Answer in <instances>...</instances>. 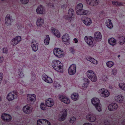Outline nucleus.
Returning <instances> with one entry per match:
<instances>
[{
  "label": "nucleus",
  "mask_w": 125,
  "mask_h": 125,
  "mask_svg": "<svg viewBox=\"0 0 125 125\" xmlns=\"http://www.w3.org/2000/svg\"><path fill=\"white\" fill-rule=\"evenodd\" d=\"M98 93L102 97L104 98L108 97L110 94L109 91L104 88L99 89L98 91Z\"/></svg>",
  "instance_id": "2"
},
{
  "label": "nucleus",
  "mask_w": 125,
  "mask_h": 125,
  "mask_svg": "<svg viewBox=\"0 0 125 125\" xmlns=\"http://www.w3.org/2000/svg\"><path fill=\"white\" fill-rule=\"evenodd\" d=\"M48 6L51 8H53L54 6V5L52 4L49 3L48 4Z\"/></svg>",
  "instance_id": "56"
},
{
  "label": "nucleus",
  "mask_w": 125,
  "mask_h": 125,
  "mask_svg": "<svg viewBox=\"0 0 125 125\" xmlns=\"http://www.w3.org/2000/svg\"><path fill=\"white\" fill-rule=\"evenodd\" d=\"M84 82L82 85L83 88L85 89L88 87L89 83V80L87 78L83 79Z\"/></svg>",
  "instance_id": "30"
},
{
  "label": "nucleus",
  "mask_w": 125,
  "mask_h": 125,
  "mask_svg": "<svg viewBox=\"0 0 125 125\" xmlns=\"http://www.w3.org/2000/svg\"><path fill=\"white\" fill-rule=\"evenodd\" d=\"M76 67L74 64H72L69 67L68 70L69 74L70 75H73L76 72Z\"/></svg>",
  "instance_id": "6"
},
{
  "label": "nucleus",
  "mask_w": 125,
  "mask_h": 125,
  "mask_svg": "<svg viewBox=\"0 0 125 125\" xmlns=\"http://www.w3.org/2000/svg\"><path fill=\"white\" fill-rule=\"evenodd\" d=\"M108 42L109 44L112 45H114L116 44V40L113 38L109 39Z\"/></svg>",
  "instance_id": "37"
},
{
  "label": "nucleus",
  "mask_w": 125,
  "mask_h": 125,
  "mask_svg": "<svg viewBox=\"0 0 125 125\" xmlns=\"http://www.w3.org/2000/svg\"><path fill=\"white\" fill-rule=\"evenodd\" d=\"M38 43L36 41L33 42L31 43V46L32 50L36 52L38 49Z\"/></svg>",
  "instance_id": "24"
},
{
  "label": "nucleus",
  "mask_w": 125,
  "mask_h": 125,
  "mask_svg": "<svg viewBox=\"0 0 125 125\" xmlns=\"http://www.w3.org/2000/svg\"><path fill=\"white\" fill-rule=\"evenodd\" d=\"M13 21L11 16L10 14L7 15L5 18V23L7 26L10 25Z\"/></svg>",
  "instance_id": "17"
},
{
  "label": "nucleus",
  "mask_w": 125,
  "mask_h": 125,
  "mask_svg": "<svg viewBox=\"0 0 125 125\" xmlns=\"http://www.w3.org/2000/svg\"><path fill=\"white\" fill-rule=\"evenodd\" d=\"M46 105L44 103H42L40 104V107L41 109L43 110H45L46 109Z\"/></svg>",
  "instance_id": "46"
},
{
  "label": "nucleus",
  "mask_w": 125,
  "mask_h": 125,
  "mask_svg": "<svg viewBox=\"0 0 125 125\" xmlns=\"http://www.w3.org/2000/svg\"><path fill=\"white\" fill-rule=\"evenodd\" d=\"M119 86L121 89L125 91V83H120L119 84Z\"/></svg>",
  "instance_id": "42"
},
{
  "label": "nucleus",
  "mask_w": 125,
  "mask_h": 125,
  "mask_svg": "<svg viewBox=\"0 0 125 125\" xmlns=\"http://www.w3.org/2000/svg\"><path fill=\"white\" fill-rule=\"evenodd\" d=\"M106 26L109 28L111 29L113 27V25L111 22L110 20L108 19L106 21Z\"/></svg>",
  "instance_id": "35"
},
{
  "label": "nucleus",
  "mask_w": 125,
  "mask_h": 125,
  "mask_svg": "<svg viewBox=\"0 0 125 125\" xmlns=\"http://www.w3.org/2000/svg\"><path fill=\"white\" fill-rule=\"evenodd\" d=\"M118 107L117 104L115 103H113L109 105L108 108L110 111L115 110Z\"/></svg>",
  "instance_id": "19"
},
{
  "label": "nucleus",
  "mask_w": 125,
  "mask_h": 125,
  "mask_svg": "<svg viewBox=\"0 0 125 125\" xmlns=\"http://www.w3.org/2000/svg\"><path fill=\"white\" fill-rule=\"evenodd\" d=\"M42 78L43 80L47 83H51L53 82L52 79L49 77L45 73L42 75Z\"/></svg>",
  "instance_id": "11"
},
{
  "label": "nucleus",
  "mask_w": 125,
  "mask_h": 125,
  "mask_svg": "<svg viewBox=\"0 0 125 125\" xmlns=\"http://www.w3.org/2000/svg\"><path fill=\"white\" fill-rule=\"evenodd\" d=\"M77 10L76 13L78 15H87L88 14V11L82 9H76Z\"/></svg>",
  "instance_id": "23"
},
{
  "label": "nucleus",
  "mask_w": 125,
  "mask_h": 125,
  "mask_svg": "<svg viewBox=\"0 0 125 125\" xmlns=\"http://www.w3.org/2000/svg\"><path fill=\"white\" fill-rule=\"evenodd\" d=\"M87 60L92 62L94 64H97L98 62L94 58H92L90 57H88L86 58Z\"/></svg>",
  "instance_id": "33"
},
{
  "label": "nucleus",
  "mask_w": 125,
  "mask_h": 125,
  "mask_svg": "<svg viewBox=\"0 0 125 125\" xmlns=\"http://www.w3.org/2000/svg\"><path fill=\"white\" fill-rule=\"evenodd\" d=\"M21 1L22 3L25 4L28 2L29 0H21Z\"/></svg>",
  "instance_id": "53"
},
{
  "label": "nucleus",
  "mask_w": 125,
  "mask_h": 125,
  "mask_svg": "<svg viewBox=\"0 0 125 125\" xmlns=\"http://www.w3.org/2000/svg\"><path fill=\"white\" fill-rule=\"evenodd\" d=\"M83 125H92L91 124L89 123H85Z\"/></svg>",
  "instance_id": "61"
},
{
  "label": "nucleus",
  "mask_w": 125,
  "mask_h": 125,
  "mask_svg": "<svg viewBox=\"0 0 125 125\" xmlns=\"http://www.w3.org/2000/svg\"><path fill=\"white\" fill-rule=\"evenodd\" d=\"M89 78L92 81L94 82H96L97 80V77L96 76L95 73L94 74V75H93Z\"/></svg>",
  "instance_id": "44"
},
{
  "label": "nucleus",
  "mask_w": 125,
  "mask_h": 125,
  "mask_svg": "<svg viewBox=\"0 0 125 125\" xmlns=\"http://www.w3.org/2000/svg\"><path fill=\"white\" fill-rule=\"evenodd\" d=\"M71 97L72 99L74 101L77 100L79 98V96L77 93H74L72 94Z\"/></svg>",
  "instance_id": "32"
},
{
  "label": "nucleus",
  "mask_w": 125,
  "mask_h": 125,
  "mask_svg": "<svg viewBox=\"0 0 125 125\" xmlns=\"http://www.w3.org/2000/svg\"><path fill=\"white\" fill-rule=\"evenodd\" d=\"M19 83H20L22 85H23L24 84V82L22 81H21V82H19Z\"/></svg>",
  "instance_id": "62"
},
{
  "label": "nucleus",
  "mask_w": 125,
  "mask_h": 125,
  "mask_svg": "<svg viewBox=\"0 0 125 125\" xmlns=\"http://www.w3.org/2000/svg\"><path fill=\"white\" fill-rule=\"evenodd\" d=\"M70 51L73 54L74 53V50L73 48H70Z\"/></svg>",
  "instance_id": "57"
},
{
  "label": "nucleus",
  "mask_w": 125,
  "mask_h": 125,
  "mask_svg": "<svg viewBox=\"0 0 125 125\" xmlns=\"http://www.w3.org/2000/svg\"><path fill=\"white\" fill-rule=\"evenodd\" d=\"M23 69H19L18 70V75L21 78H22L24 76L23 73Z\"/></svg>",
  "instance_id": "40"
},
{
  "label": "nucleus",
  "mask_w": 125,
  "mask_h": 125,
  "mask_svg": "<svg viewBox=\"0 0 125 125\" xmlns=\"http://www.w3.org/2000/svg\"><path fill=\"white\" fill-rule=\"evenodd\" d=\"M104 121L103 122V121H102V122H101V123H102V124L101 125H104Z\"/></svg>",
  "instance_id": "64"
},
{
  "label": "nucleus",
  "mask_w": 125,
  "mask_h": 125,
  "mask_svg": "<svg viewBox=\"0 0 125 125\" xmlns=\"http://www.w3.org/2000/svg\"><path fill=\"white\" fill-rule=\"evenodd\" d=\"M3 74L1 73H0V79H2L3 78Z\"/></svg>",
  "instance_id": "60"
},
{
  "label": "nucleus",
  "mask_w": 125,
  "mask_h": 125,
  "mask_svg": "<svg viewBox=\"0 0 125 125\" xmlns=\"http://www.w3.org/2000/svg\"><path fill=\"white\" fill-rule=\"evenodd\" d=\"M1 118L3 120L6 121H9L11 119V116L10 115L5 113L2 115Z\"/></svg>",
  "instance_id": "16"
},
{
  "label": "nucleus",
  "mask_w": 125,
  "mask_h": 125,
  "mask_svg": "<svg viewBox=\"0 0 125 125\" xmlns=\"http://www.w3.org/2000/svg\"><path fill=\"white\" fill-rule=\"evenodd\" d=\"M78 42V41L77 39L76 38H74V39L73 40V42L75 43H77Z\"/></svg>",
  "instance_id": "59"
},
{
  "label": "nucleus",
  "mask_w": 125,
  "mask_h": 125,
  "mask_svg": "<svg viewBox=\"0 0 125 125\" xmlns=\"http://www.w3.org/2000/svg\"><path fill=\"white\" fill-rule=\"evenodd\" d=\"M70 36L67 34H65L62 37V39L64 43L67 45L70 44Z\"/></svg>",
  "instance_id": "12"
},
{
  "label": "nucleus",
  "mask_w": 125,
  "mask_h": 125,
  "mask_svg": "<svg viewBox=\"0 0 125 125\" xmlns=\"http://www.w3.org/2000/svg\"><path fill=\"white\" fill-rule=\"evenodd\" d=\"M22 110L23 112L25 113L29 114L31 112L32 109L29 105H27L23 107Z\"/></svg>",
  "instance_id": "9"
},
{
  "label": "nucleus",
  "mask_w": 125,
  "mask_h": 125,
  "mask_svg": "<svg viewBox=\"0 0 125 125\" xmlns=\"http://www.w3.org/2000/svg\"><path fill=\"white\" fill-rule=\"evenodd\" d=\"M45 104L48 107L52 106L54 104V102L53 100L51 98L47 99L45 101Z\"/></svg>",
  "instance_id": "20"
},
{
  "label": "nucleus",
  "mask_w": 125,
  "mask_h": 125,
  "mask_svg": "<svg viewBox=\"0 0 125 125\" xmlns=\"http://www.w3.org/2000/svg\"><path fill=\"white\" fill-rule=\"evenodd\" d=\"M53 85L54 87L57 89H59L61 87L60 84L57 82H55L53 83Z\"/></svg>",
  "instance_id": "39"
},
{
  "label": "nucleus",
  "mask_w": 125,
  "mask_h": 125,
  "mask_svg": "<svg viewBox=\"0 0 125 125\" xmlns=\"http://www.w3.org/2000/svg\"><path fill=\"white\" fill-rule=\"evenodd\" d=\"M86 118L89 121L91 122H94L96 120L95 116L93 114L87 115L86 116Z\"/></svg>",
  "instance_id": "26"
},
{
  "label": "nucleus",
  "mask_w": 125,
  "mask_h": 125,
  "mask_svg": "<svg viewBox=\"0 0 125 125\" xmlns=\"http://www.w3.org/2000/svg\"><path fill=\"white\" fill-rule=\"evenodd\" d=\"M81 19L84 24L86 25H89L92 23L91 19L87 17H85L84 19L82 18Z\"/></svg>",
  "instance_id": "21"
},
{
  "label": "nucleus",
  "mask_w": 125,
  "mask_h": 125,
  "mask_svg": "<svg viewBox=\"0 0 125 125\" xmlns=\"http://www.w3.org/2000/svg\"><path fill=\"white\" fill-rule=\"evenodd\" d=\"M118 40L120 44L123 45L125 43V38L123 36H119L118 37Z\"/></svg>",
  "instance_id": "31"
},
{
  "label": "nucleus",
  "mask_w": 125,
  "mask_h": 125,
  "mask_svg": "<svg viewBox=\"0 0 125 125\" xmlns=\"http://www.w3.org/2000/svg\"><path fill=\"white\" fill-rule=\"evenodd\" d=\"M21 40V38L20 36H17L12 40L11 42V44L14 46L18 44Z\"/></svg>",
  "instance_id": "15"
},
{
  "label": "nucleus",
  "mask_w": 125,
  "mask_h": 125,
  "mask_svg": "<svg viewBox=\"0 0 125 125\" xmlns=\"http://www.w3.org/2000/svg\"><path fill=\"white\" fill-rule=\"evenodd\" d=\"M53 52L54 54L58 57H61L63 56V52L59 48H55L53 50Z\"/></svg>",
  "instance_id": "5"
},
{
  "label": "nucleus",
  "mask_w": 125,
  "mask_h": 125,
  "mask_svg": "<svg viewBox=\"0 0 125 125\" xmlns=\"http://www.w3.org/2000/svg\"><path fill=\"white\" fill-rule=\"evenodd\" d=\"M45 11L44 8L42 5L38 6L36 9V12L38 14H43L44 13Z\"/></svg>",
  "instance_id": "25"
},
{
  "label": "nucleus",
  "mask_w": 125,
  "mask_h": 125,
  "mask_svg": "<svg viewBox=\"0 0 125 125\" xmlns=\"http://www.w3.org/2000/svg\"><path fill=\"white\" fill-rule=\"evenodd\" d=\"M4 60V57H0V63L2 62Z\"/></svg>",
  "instance_id": "58"
},
{
  "label": "nucleus",
  "mask_w": 125,
  "mask_h": 125,
  "mask_svg": "<svg viewBox=\"0 0 125 125\" xmlns=\"http://www.w3.org/2000/svg\"><path fill=\"white\" fill-rule=\"evenodd\" d=\"M76 118L75 117L73 116L71 118L70 122L71 123H73L76 121Z\"/></svg>",
  "instance_id": "49"
},
{
  "label": "nucleus",
  "mask_w": 125,
  "mask_h": 125,
  "mask_svg": "<svg viewBox=\"0 0 125 125\" xmlns=\"http://www.w3.org/2000/svg\"><path fill=\"white\" fill-rule=\"evenodd\" d=\"M61 62L59 60H53L52 63V66L53 69H56V66L59 65L60 66V64H61Z\"/></svg>",
  "instance_id": "29"
},
{
  "label": "nucleus",
  "mask_w": 125,
  "mask_h": 125,
  "mask_svg": "<svg viewBox=\"0 0 125 125\" xmlns=\"http://www.w3.org/2000/svg\"><path fill=\"white\" fill-rule=\"evenodd\" d=\"M68 6V5L67 3L66 2V4H64L63 6L62 5L61 6V7L62 8H63L64 9H66V8H67Z\"/></svg>",
  "instance_id": "51"
},
{
  "label": "nucleus",
  "mask_w": 125,
  "mask_h": 125,
  "mask_svg": "<svg viewBox=\"0 0 125 125\" xmlns=\"http://www.w3.org/2000/svg\"><path fill=\"white\" fill-rule=\"evenodd\" d=\"M37 123L38 125H50V123L48 121L43 119L38 120Z\"/></svg>",
  "instance_id": "13"
},
{
  "label": "nucleus",
  "mask_w": 125,
  "mask_h": 125,
  "mask_svg": "<svg viewBox=\"0 0 125 125\" xmlns=\"http://www.w3.org/2000/svg\"><path fill=\"white\" fill-rule=\"evenodd\" d=\"M84 39L88 45L91 46H92L93 45L94 39L92 37L86 36L84 38Z\"/></svg>",
  "instance_id": "8"
},
{
  "label": "nucleus",
  "mask_w": 125,
  "mask_h": 125,
  "mask_svg": "<svg viewBox=\"0 0 125 125\" xmlns=\"http://www.w3.org/2000/svg\"><path fill=\"white\" fill-rule=\"evenodd\" d=\"M114 63L111 61H108L106 63L107 66L109 68L112 67L114 66Z\"/></svg>",
  "instance_id": "41"
},
{
  "label": "nucleus",
  "mask_w": 125,
  "mask_h": 125,
  "mask_svg": "<svg viewBox=\"0 0 125 125\" xmlns=\"http://www.w3.org/2000/svg\"><path fill=\"white\" fill-rule=\"evenodd\" d=\"M102 80L104 82L107 81L108 80V78L107 75H103L102 77Z\"/></svg>",
  "instance_id": "48"
},
{
  "label": "nucleus",
  "mask_w": 125,
  "mask_h": 125,
  "mask_svg": "<svg viewBox=\"0 0 125 125\" xmlns=\"http://www.w3.org/2000/svg\"><path fill=\"white\" fill-rule=\"evenodd\" d=\"M110 123L107 120H105L104 121V125H109Z\"/></svg>",
  "instance_id": "52"
},
{
  "label": "nucleus",
  "mask_w": 125,
  "mask_h": 125,
  "mask_svg": "<svg viewBox=\"0 0 125 125\" xmlns=\"http://www.w3.org/2000/svg\"><path fill=\"white\" fill-rule=\"evenodd\" d=\"M44 20L40 17L37 19L36 24L37 26H40L43 24L44 23Z\"/></svg>",
  "instance_id": "36"
},
{
  "label": "nucleus",
  "mask_w": 125,
  "mask_h": 125,
  "mask_svg": "<svg viewBox=\"0 0 125 125\" xmlns=\"http://www.w3.org/2000/svg\"><path fill=\"white\" fill-rule=\"evenodd\" d=\"M117 71L115 69H113L112 70V74L113 75H115Z\"/></svg>",
  "instance_id": "54"
},
{
  "label": "nucleus",
  "mask_w": 125,
  "mask_h": 125,
  "mask_svg": "<svg viewBox=\"0 0 125 125\" xmlns=\"http://www.w3.org/2000/svg\"><path fill=\"white\" fill-rule=\"evenodd\" d=\"M74 12L73 10L71 9H70L68 11V16L66 17H65V18L68 20L71 21L74 19L73 16L74 15Z\"/></svg>",
  "instance_id": "10"
},
{
  "label": "nucleus",
  "mask_w": 125,
  "mask_h": 125,
  "mask_svg": "<svg viewBox=\"0 0 125 125\" xmlns=\"http://www.w3.org/2000/svg\"><path fill=\"white\" fill-rule=\"evenodd\" d=\"M94 40L98 41L101 40L102 39V35L101 33L99 31L95 32L94 35Z\"/></svg>",
  "instance_id": "22"
},
{
  "label": "nucleus",
  "mask_w": 125,
  "mask_h": 125,
  "mask_svg": "<svg viewBox=\"0 0 125 125\" xmlns=\"http://www.w3.org/2000/svg\"><path fill=\"white\" fill-rule=\"evenodd\" d=\"M83 4L81 3H80L78 4L77 6L76 7V9H83Z\"/></svg>",
  "instance_id": "47"
},
{
  "label": "nucleus",
  "mask_w": 125,
  "mask_h": 125,
  "mask_svg": "<svg viewBox=\"0 0 125 125\" xmlns=\"http://www.w3.org/2000/svg\"><path fill=\"white\" fill-rule=\"evenodd\" d=\"M123 96L121 94L116 95L115 97V101L118 102H122L124 99Z\"/></svg>",
  "instance_id": "27"
},
{
  "label": "nucleus",
  "mask_w": 125,
  "mask_h": 125,
  "mask_svg": "<svg viewBox=\"0 0 125 125\" xmlns=\"http://www.w3.org/2000/svg\"><path fill=\"white\" fill-rule=\"evenodd\" d=\"M59 98L61 101L65 104H68L70 103V99L68 97L62 95H59Z\"/></svg>",
  "instance_id": "7"
},
{
  "label": "nucleus",
  "mask_w": 125,
  "mask_h": 125,
  "mask_svg": "<svg viewBox=\"0 0 125 125\" xmlns=\"http://www.w3.org/2000/svg\"><path fill=\"white\" fill-rule=\"evenodd\" d=\"M67 110L66 109H63L61 112L59 116L60 118L59 120L60 121H63L66 118L67 115Z\"/></svg>",
  "instance_id": "4"
},
{
  "label": "nucleus",
  "mask_w": 125,
  "mask_h": 125,
  "mask_svg": "<svg viewBox=\"0 0 125 125\" xmlns=\"http://www.w3.org/2000/svg\"><path fill=\"white\" fill-rule=\"evenodd\" d=\"M87 4L91 6H96L99 3V0H86Z\"/></svg>",
  "instance_id": "18"
},
{
  "label": "nucleus",
  "mask_w": 125,
  "mask_h": 125,
  "mask_svg": "<svg viewBox=\"0 0 125 125\" xmlns=\"http://www.w3.org/2000/svg\"><path fill=\"white\" fill-rule=\"evenodd\" d=\"M112 3L113 5H116L117 6L123 5L122 3L116 1H112Z\"/></svg>",
  "instance_id": "45"
},
{
  "label": "nucleus",
  "mask_w": 125,
  "mask_h": 125,
  "mask_svg": "<svg viewBox=\"0 0 125 125\" xmlns=\"http://www.w3.org/2000/svg\"><path fill=\"white\" fill-rule=\"evenodd\" d=\"M8 49L6 47H4L3 49V52L4 53H7V52Z\"/></svg>",
  "instance_id": "55"
},
{
  "label": "nucleus",
  "mask_w": 125,
  "mask_h": 125,
  "mask_svg": "<svg viewBox=\"0 0 125 125\" xmlns=\"http://www.w3.org/2000/svg\"><path fill=\"white\" fill-rule=\"evenodd\" d=\"M95 73L94 72L91 70H88L87 72V77L89 78L93 75H94Z\"/></svg>",
  "instance_id": "38"
},
{
  "label": "nucleus",
  "mask_w": 125,
  "mask_h": 125,
  "mask_svg": "<svg viewBox=\"0 0 125 125\" xmlns=\"http://www.w3.org/2000/svg\"><path fill=\"white\" fill-rule=\"evenodd\" d=\"M92 104L94 106L98 111L100 112L102 111L101 105L100 103V101L98 98H94L92 99Z\"/></svg>",
  "instance_id": "1"
},
{
  "label": "nucleus",
  "mask_w": 125,
  "mask_h": 125,
  "mask_svg": "<svg viewBox=\"0 0 125 125\" xmlns=\"http://www.w3.org/2000/svg\"><path fill=\"white\" fill-rule=\"evenodd\" d=\"M50 40V38L48 35L46 36L45 39L44 40V42L46 45H48L49 44V41Z\"/></svg>",
  "instance_id": "43"
},
{
  "label": "nucleus",
  "mask_w": 125,
  "mask_h": 125,
  "mask_svg": "<svg viewBox=\"0 0 125 125\" xmlns=\"http://www.w3.org/2000/svg\"><path fill=\"white\" fill-rule=\"evenodd\" d=\"M17 97V94L14 91L10 92L7 94L6 98L9 101H11L16 99Z\"/></svg>",
  "instance_id": "3"
},
{
  "label": "nucleus",
  "mask_w": 125,
  "mask_h": 125,
  "mask_svg": "<svg viewBox=\"0 0 125 125\" xmlns=\"http://www.w3.org/2000/svg\"><path fill=\"white\" fill-rule=\"evenodd\" d=\"M27 99L28 101L31 102L30 103L32 104L36 100V95L34 94H28L27 95Z\"/></svg>",
  "instance_id": "14"
},
{
  "label": "nucleus",
  "mask_w": 125,
  "mask_h": 125,
  "mask_svg": "<svg viewBox=\"0 0 125 125\" xmlns=\"http://www.w3.org/2000/svg\"><path fill=\"white\" fill-rule=\"evenodd\" d=\"M60 66L59 65L56 66V69H54L55 70L57 71L58 72L62 73L63 71V66L62 63L60 64Z\"/></svg>",
  "instance_id": "34"
},
{
  "label": "nucleus",
  "mask_w": 125,
  "mask_h": 125,
  "mask_svg": "<svg viewBox=\"0 0 125 125\" xmlns=\"http://www.w3.org/2000/svg\"><path fill=\"white\" fill-rule=\"evenodd\" d=\"M32 76L31 80V81H33L35 78V74L34 73H31Z\"/></svg>",
  "instance_id": "50"
},
{
  "label": "nucleus",
  "mask_w": 125,
  "mask_h": 125,
  "mask_svg": "<svg viewBox=\"0 0 125 125\" xmlns=\"http://www.w3.org/2000/svg\"><path fill=\"white\" fill-rule=\"evenodd\" d=\"M51 31L57 37L59 38L60 37V34L59 31L56 29L55 28L52 27L51 29Z\"/></svg>",
  "instance_id": "28"
},
{
  "label": "nucleus",
  "mask_w": 125,
  "mask_h": 125,
  "mask_svg": "<svg viewBox=\"0 0 125 125\" xmlns=\"http://www.w3.org/2000/svg\"><path fill=\"white\" fill-rule=\"evenodd\" d=\"M109 88L110 89H112V86H109Z\"/></svg>",
  "instance_id": "63"
}]
</instances>
